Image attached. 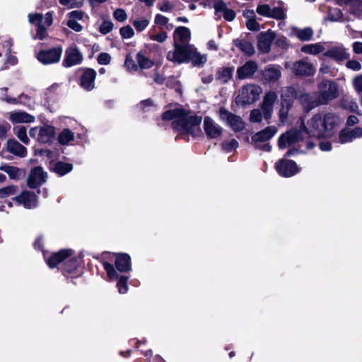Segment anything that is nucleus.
<instances>
[{"label":"nucleus","mask_w":362,"mask_h":362,"mask_svg":"<svg viewBox=\"0 0 362 362\" xmlns=\"http://www.w3.org/2000/svg\"><path fill=\"white\" fill-rule=\"evenodd\" d=\"M204 129L207 136L211 139L219 137L223 132V128L209 117H206L204 119Z\"/></svg>","instance_id":"nucleus-20"},{"label":"nucleus","mask_w":362,"mask_h":362,"mask_svg":"<svg viewBox=\"0 0 362 362\" xmlns=\"http://www.w3.org/2000/svg\"><path fill=\"white\" fill-rule=\"evenodd\" d=\"M67 25L76 32H80L83 28L82 25L75 21V19H69L67 21Z\"/></svg>","instance_id":"nucleus-56"},{"label":"nucleus","mask_w":362,"mask_h":362,"mask_svg":"<svg viewBox=\"0 0 362 362\" xmlns=\"http://www.w3.org/2000/svg\"><path fill=\"white\" fill-rule=\"evenodd\" d=\"M44 256L47 265L50 268L59 267V269L66 276L69 274L79 275L80 272L78 271V269L81 259L72 250L64 249L52 254L49 257H46L45 254Z\"/></svg>","instance_id":"nucleus-3"},{"label":"nucleus","mask_w":362,"mask_h":362,"mask_svg":"<svg viewBox=\"0 0 362 362\" xmlns=\"http://www.w3.org/2000/svg\"><path fill=\"white\" fill-rule=\"evenodd\" d=\"M113 16L114 18L119 22H124L127 18L124 10L121 8L116 9L114 11Z\"/></svg>","instance_id":"nucleus-54"},{"label":"nucleus","mask_w":362,"mask_h":362,"mask_svg":"<svg viewBox=\"0 0 362 362\" xmlns=\"http://www.w3.org/2000/svg\"><path fill=\"white\" fill-rule=\"evenodd\" d=\"M233 69L225 67L219 69L216 76V80L220 83H226L232 77Z\"/></svg>","instance_id":"nucleus-37"},{"label":"nucleus","mask_w":362,"mask_h":362,"mask_svg":"<svg viewBox=\"0 0 362 362\" xmlns=\"http://www.w3.org/2000/svg\"><path fill=\"white\" fill-rule=\"evenodd\" d=\"M323 54L337 62L344 61L349 57V54L346 52V49L340 45L330 47Z\"/></svg>","instance_id":"nucleus-27"},{"label":"nucleus","mask_w":362,"mask_h":362,"mask_svg":"<svg viewBox=\"0 0 362 362\" xmlns=\"http://www.w3.org/2000/svg\"><path fill=\"white\" fill-rule=\"evenodd\" d=\"M6 150L10 153L20 158H24L27 155V149L15 139H9L6 144Z\"/></svg>","instance_id":"nucleus-29"},{"label":"nucleus","mask_w":362,"mask_h":362,"mask_svg":"<svg viewBox=\"0 0 362 362\" xmlns=\"http://www.w3.org/2000/svg\"><path fill=\"white\" fill-rule=\"evenodd\" d=\"M150 38L153 41H157L158 42L162 43L166 40L167 35L165 33L162 32L156 35H151Z\"/></svg>","instance_id":"nucleus-58"},{"label":"nucleus","mask_w":362,"mask_h":362,"mask_svg":"<svg viewBox=\"0 0 362 362\" xmlns=\"http://www.w3.org/2000/svg\"><path fill=\"white\" fill-rule=\"evenodd\" d=\"M305 124L303 123V128L300 130L291 129L282 134L278 139V146L283 150L288 148L289 150L286 153L285 157H290L298 153H304L305 149L303 148V141L305 136H308L305 129Z\"/></svg>","instance_id":"nucleus-5"},{"label":"nucleus","mask_w":362,"mask_h":362,"mask_svg":"<svg viewBox=\"0 0 362 362\" xmlns=\"http://www.w3.org/2000/svg\"><path fill=\"white\" fill-rule=\"evenodd\" d=\"M119 32L122 37L125 39L132 37L134 34V30L129 25L121 28Z\"/></svg>","instance_id":"nucleus-50"},{"label":"nucleus","mask_w":362,"mask_h":362,"mask_svg":"<svg viewBox=\"0 0 362 362\" xmlns=\"http://www.w3.org/2000/svg\"><path fill=\"white\" fill-rule=\"evenodd\" d=\"M292 71L296 76H308L314 75L315 69L311 63L300 60L293 64Z\"/></svg>","instance_id":"nucleus-18"},{"label":"nucleus","mask_w":362,"mask_h":362,"mask_svg":"<svg viewBox=\"0 0 362 362\" xmlns=\"http://www.w3.org/2000/svg\"><path fill=\"white\" fill-rule=\"evenodd\" d=\"M167 59L177 64L192 62L194 66L203 65L207 60L206 55L198 52L194 45L179 43H174V49L168 52Z\"/></svg>","instance_id":"nucleus-4"},{"label":"nucleus","mask_w":362,"mask_h":362,"mask_svg":"<svg viewBox=\"0 0 362 362\" xmlns=\"http://www.w3.org/2000/svg\"><path fill=\"white\" fill-rule=\"evenodd\" d=\"M238 142L235 139H230L229 141H225L221 144L222 149L226 153H230L238 147Z\"/></svg>","instance_id":"nucleus-42"},{"label":"nucleus","mask_w":362,"mask_h":362,"mask_svg":"<svg viewBox=\"0 0 362 362\" xmlns=\"http://www.w3.org/2000/svg\"><path fill=\"white\" fill-rule=\"evenodd\" d=\"M83 55L76 46L68 47L65 51L63 65L65 67H71L80 64L83 61Z\"/></svg>","instance_id":"nucleus-14"},{"label":"nucleus","mask_w":362,"mask_h":362,"mask_svg":"<svg viewBox=\"0 0 362 362\" xmlns=\"http://www.w3.org/2000/svg\"><path fill=\"white\" fill-rule=\"evenodd\" d=\"M262 119V113L258 109L252 110L250 112V120L252 122H259Z\"/></svg>","instance_id":"nucleus-53"},{"label":"nucleus","mask_w":362,"mask_h":362,"mask_svg":"<svg viewBox=\"0 0 362 362\" xmlns=\"http://www.w3.org/2000/svg\"><path fill=\"white\" fill-rule=\"evenodd\" d=\"M276 37L274 32L268 30L261 32L257 37V48L262 53H268L271 49V45Z\"/></svg>","instance_id":"nucleus-15"},{"label":"nucleus","mask_w":362,"mask_h":362,"mask_svg":"<svg viewBox=\"0 0 362 362\" xmlns=\"http://www.w3.org/2000/svg\"><path fill=\"white\" fill-rule=\"evenodd\" d=\"M257 64L254 61H248L237 69V76L239 79L251 78L257 71Z\"/></svg>","instance_id":"nucleus-26"},{"label":"nucleus","mask_w":362,"mask_h":362,"mask_svg":"<svg viewBox=\"0 0 362 362\" xmlns=\"http://www.w3.org/2000/svg\"><path fill=\"white\" fill-rule=\"evenodd\" d=\"M28 17L29 23L37 26V33L35 38L39 40L45 39L47 35V33L46 26H44L42 24V14L38 13H29Z\"/></svg>","instance_id":"nucleus-19"},{"label":"nucleus","mask_w":362,"mask_h":362,"mask_svg":"<svg viewBox=\"0 0 362 362\" xmlns=\"http://www.w3.org/2000/svg\"><path fill=\"white\" fill-rule=\"evenodd\" d=\"M317 95L322 105L327 104L338 96V86L330 80H323L318 84Z\"/></svg>","instance_id":"nucleus-7"},{"label":"nucleus","mask_w":362,"mask_h":362,"mask_svg":"<svg viewBox=\"0 0 362 362\" xmlns=\"http://www.w3.org/2000/svg\"><path fill=\"white\" fill-rule=\"evenodd\" d=\"M275 168L277 173L285 177L293 176L299 171L296 163L286 158L279 160L275 164Z\"/></svg>","instance_id":"nucleus-11"},{"label":"nucleus","mask_w":362,"mask_h":362,"mask_svg":"<svg viewBox=\"0 0 362 362\" xmlns=\"http://www.w3.org/2000/svg\"><path fill=\"white\" fill-rule=\"evenodd\" d=\"M354 86L356 91H362V75L358 76L354 79Z\"/></svg>","instance_id":"nucleus-63"},{"label":"nucleus","mask_w":362,"mask_h":362,"mask_svg":"<svg viewBox=\"0 0 362 362\" xmlns=\"http://www.w3.org/2000/svg\"><path fill=\"white\" fill-rule=\"evenodd\" d=\"M13 131L18 139L24 144H29V138L27 136L26 128L23 126H17L13 128Z\"/></svg>","instance_id":"nucleus-41"},{"label":"nucleus","mask_w":362,"mask_h":362,"mask_svg":"<svg viewBox=\"0 0 362 362\" xmlns=\"http://www.w3.org/2000/svg\"><path fill=\"white\" fill-rule=\"evenodd\" d=\"M69 19H75V21H77V20H81L83 17V13L80 11H73L69 13Z\"/></svg>","instance_id":"nucleus-64"},{"label":"nucleus","mask_w":362,"mask_h":362,"mask_svg":"<svg viewBox=\"0 0 362 362\" xmlns=\"http://www.w3.org/2000/svg\"><path fill=\"white\" fill-rule=\"evenodd\" d=\"M16 190L17 187L13 185L3 187L0 189V198H5L13 195L16 194Z\"/></svg>","instance_id":"nucleus-46"},{"label":"nucleus","mask_w":362,"mask_h":362,"mask_svg":"<svg viewBox=\"0 0 362 362\" xmlns=\"http://www.w3.org/2000/svg\"><path fill=\"white\" fill-rule=\"evenodd\" d=\"M96 77V71L93 69H86L80 78L81 86L86 90H91L95 87V79Z\"/></svg>","instance_id":"nucleus-22"},{"label":"nucleus","mask_w":362,"mask_h":362,"mask_svg":"<svg viewBox=\"0 0 362 362\" xmlns=\"http://www.w3.org/2000/svg\"><path fill=\"white\" fill-rule=\"evenodd\" d=\"M18 205H23L26 209H33L37 205V195L32 192L24 191L13 198Z\"/></svg>","instance_id":"nucleus-17"},{"label":"nucleus","mask_w":362,"mask_h":362,"mask_svg":"<svg viewBox=\"0 0 362 362\" xmlns=\"http://www.w3.org/2000/svg\"><path fill=\"white\" fill-rule=\"evenodd\" d=\"M262 92V87L257 84L249 83L241 88L238 95L240 103L252 104L259 98Z\"/></svg>","instance_id":"nucleus-9"},{"label":"nucleus","mask_w":362,"mask_h":362,"mask_svg":"<svg viewBox=\"0 0 362 362\" xmlns=\"http://www.w3.org/2000/svg\"><path fill=\"white\" fill-rule=\"evenodd\" d=\"M285 17L286 14L282 8L279 7L271 8V13L269 15V18H275L277 20H282L284 19Z\"/></svg>","instance_id":"nucleus-47"},{"label":"nucleus","mask_w":362,"mask_h":362,"mask_svg":"<svg viewBox=\"0 0 362 362\" xmlns=\"http://www.w3.org/2000/svg\"><path fill=\"white\" fill-rule=\"evenodd\" d=\"M337 3L340 6H349L350 12L356 16L359 15L361 11L362 0H337Z\"/></svg>","instance_id":"nucleus-36"},{"label":"nucleus","mask_w":362,"mask_h":362,"mask_svg":"<svg viewBox=\"0 0 362 362\" xmlns=\"http://www.w3.org/2000/svg\"><path fill=\"white\" fill-rule=\"evenodd\" d=\"M247 28L252 31H257L259 30V24L255 21V19H249L246 23Z\"/></svg>","instance_id":"nucleus-60"},{"label":"nucleus","mask_w":362,"mask_h":362,"mask_svg":"<svg viewBox=\"0 0 362 362\" xmlns=\"http://www.w3.org/2000/svg\"><path fill=\"white\" fill-rule=\"evenodd\" d=\"M325 50L320 43L305 45L301 47V52L305 54H317Z\"/></svg>","instance_id":"nucleus-39"},{"label":"nucleus","mask_w":362,"mask_h":362,"mask_svg":"<svg viewBox=\"0 0 362 362\" xmlns=\"http://www.w3.org/2000/svg\"><path fill=\"white\" fill-rule=\"evenodd\" d=\"M136 59L137 61L138 67L141 69H150L154 64L153 61L146 57L142 52H139L136 54Z\"/></svg>","instance_id":"nucleus-38"},{"label":"nucleus","mask_w":362,"mask_h":362,"mask_svg":"<svg viewBox=\"0 0 362 362\" xmlns=\"http://www.w3.org/2000/svg\"><path fill=\"white\" fill-rule=\"evenodd\" d=\"M110 261L114 262L115 269L119 274H126L132 269L131 258L127 254L113 255Z\"/></svg>","instance_id":"nucleus-13"},{"label":"nucleus","mask_w":362,"mask_h":362,"mask_svg":"<svg viewBox=\"0 0 362 362\" xmlns=\"http://www.w3.org/2000/svg\"><path fill=\"white\" fill-rule=\"evenodd\" d=\"M362 137V128L356 127L353 129H342L339 134V141L341 144L352 142L354 139Z\"/></svg>","instance_id":"nucleus-24"},{"label":"nucleus","mask_w":362,"mask_h":362,"mask_svg":"<svg viewBox=\"0 0 362 362\" xmlns=\"http://www.w3.org/2000/svg\"><path fill=\"white\" fill-rule=\"evenodd\" d=\"M163 119L173 120V129L180 134H194L197 129H199L202 117L183 108H175L164 112Z\"/></svg>","instance_id":"nucleus-2"},{"label":"nucleus","mask_w":362,"mask_h":362,"mask_svg":"<svg viewBox=\"0 0 362 362\" xmlns=\"http://www.w3.org/2000/svg\"><path fill=\"white\" fill-rule=\"evenodd\" d=\"M219 113L221 119L226 121L233 131L240 132L245 128V123L240 116L235 115L223 107L220 109Z\"/></svg>","instance_id":"nucleus-12"},{"label":"nucleus","mask_w":362,"mask_h":362,"mask_svg":"<svg viewBox=\"0 0 362 362\" xmlns=\"http://www.w3.org/2000/svg\"><path fill=\"white\" fill-rule=\"evenodd\" d=\"M214 8L216 13H218V12L224 13L228 9L226 4L221 0H218V1H216L214 2Z\"/></svg>","instance_id":"nucleus-55"},{"label":"nucleus","mask_w":362,"mask_h":362,"mask_svg":"<svg viewBox=\"0 0 362 362\" xmlns=\"http://www.w3.org/2000/svg\"><path fill=\"white\" fill-rule=\"evenodd\" d=\"M97 61L101 65L109 64L111 61V56L108 53L102 52L98 56Z\"/></svg>","instance_id":"nucleus-52"},{"label":"nucleus","mask_w":362,"mask_h":362,"mask_svg":"<svg viewBox=\"0 0 362 362\" xmlns=\"http://www.w3.org/2000/svg\"><path fill=\"white\" fill-rule=\"evenodd\" d=\"M74 139V134L69 129H63L59 134L58 141L62 145H67Z\"/></svg>","instance_id":"nucleus-40"},{"label":"nucleus","mask_w":362,"mask_h":362,"mask_svg":"<svg viewBox=\"0 0 362 362\" xmlns=\"http://www.w3.org/2000/svg\"><path fill=\"white\" fill-rule=\"evenodd\" d=\"M42 24L44 26L49 27L53 23V13L52 12H47L45 13V15H42Z\"/></svg>","instance_id":"nucleus-57"},{"label":"nucleus","mask_w":362,"mask_h":362,"mask_svg":"<svg viewBox=\"0 0 362 362\" xmlns=\"http://www.w3.org/2000/svg\"><path fill=\"white\" fill-rule=\"evenodd\" d=\"M342 17L343 15L340 9L334 8L329 10L327 19L330 21H339L342 19Z\"/></svg>","instance_id":"nucleus-45"},{"label":"nucleus","mask_w":362,"mask_h":362,"mask_svg":"<svg viewBox=\"0 0 362 362\" xmlns=\"http://www.w3.org/2000/svg\"><path fill=\"white\" fill-rule=\"evenodd\" d=\"M168 22V18L163 15L157 14L155 18V23L160 25H165Z\"/></svg>","instance_id":"nucleus-62"},{"label":"nucleus","mask_w":362,"mask_h":362,"mask_svg":"<svg viewBox=\"0 0 362 362\" xmlns=\"http://www.w3.org/2000/svg\"><path fill=\"white\" fill-rule=\"evenodd\" d=\"M341 105L344 109H347L351 112H356L358 109V105L356 101L349 98H343Z\"/></svg>","instance_id":"nucleus-43"},{"label":"nucleus","mask_w":362,"mask_h":362,"mask_svg":"<svg viewBox=\"0 0 362 362\" xmlns=\"http://www.w3.org/2000/svg\"><path fill=\"white\" fill-rule=\"evenodd\" d=\"M132 24L138 32H141L148 25L149 21L146 18L141 17L134 20Z\"/></svg>","instance_id":"nucleus-44"},{"label":"nucleus","mask_w":362,"mask_h":362,"mask_svg":"<svg viewBox=\"0 0 362 362\" xmlns=\"http://www.w3.org/2000/svg\"><path fill=\"white\" fill-rule=\"evenodd\" d=\"M11 126L8 123L0 124V139H4L7 136V132L9 131Z\"/></svg>","instance_id":"nucleus-59"},{"label":"nucleus","mask_w":362,"mask_h":362,"mask_svg":"<svg viewBox=\"0 0 362 362\" xmlns=\"http://www.w3.org/2000/svg\"><path fill=\"white\" fill-rule=\"evenodd\" d=\"M340 122L339 117L334 112H320L308 120L305 129L308 136L329 137L334 134Z\"/></svg>","instance_id":"nucleus-1"},{"label":"nucleus","mask_w":362,"mask_h":362,"mask_svg":"<svg viewBox=\"0 0 362 362\" xmlns=\"http://www.w3.org/2000/svg\"><path fill=\"white\" fill-rule=\"evenodd\" d=\"M62 51V47L60 46L49 49H42L36 54V57L40 63L45 65L54 64L59 62Z\"/></svg>","instance_id":"nucleus-10"},{"label":"nucleus","mask_w":362,"mask_h":362,"mask_svg":"<svg viewBox=\"0 0 362 362\" xmlns=\"http://www.w3.org/2000/svg\"><path fill=\"white\" fill-rule=\"evenodd\" d=\"M190 30L186 27H178L174 32V43H179L181 45H189Z\"/></svg>","instance_id":"nucleus-30"},{"label":"nucleus","mask_w":362,"mask_h":362,"mask_svg":"<svg viewBox=\"0 0 362 362\" xmlns=\"http://www.w3.org/2000/svg\"><path fill=\"white\" fill-rule=\"evenodd\" d=\"M277 131L275 126L267 127L252 136L251 144L255 149L269 152L272 150V146L267 141L276 134Z\"/></svg>","instance_id":"nucleus-6"},{"label":"nucleus","mask_w":362,"mask_h":362,"mask_svg":"<svg viewBox=\"0 0 362 362\" xmlns=\"http://www.w3.org/2000/svg\"><path fill=\"white\" fill-rule=\"evenodd\" d=\"M346 66L354 71H359L361 69V65L358 61L349 60L346 63Z\"/></svg>","instance_id":"nucleus-61"},{"label":"nucleus","mask_w":362,"mask_h":362,"mask_svg":"<svg viewBox=\"0 0 362 362\" xmlns=\"http://www.w3.org/2000/svg\"><path fill=\"white\" fill-rule=\"evenodd\" d=\"M54 136V127L51 125L45 124L40 127V134L37 138V141L41 144H48L52 141Z\"/></svg>","instance_id":"nucleus-28"},{"label":"nucleus","mask_w":362,"mask_h":362,"mask_svg":"<svg viewBox=\"0 0 362 362\" xmlns=\"http://www.w3.org/2000/svg\"><path fill=\"white\" fill-rule=\"evenodd\" d=\"M233 45L247 55H252L255 53L253 45L250 41L245 39L237 38L233 40Z\"/></svg>","instance_id":"nucleus-34"},{"label":"nucleus","mask_w":362,"mask_h":362,"mask_svg":"<svg viewBox=\"0 0 362 362\" xmlns=\"http://www.w3.org/2000/svg\"><path fill=\"white\" fill-rule=\"evenodd\" d=\"M124 66L129 71H137L138 64H136L132 57L128 54L126 57Z\"/></svg>","instance_id":"nucleus-49"},{"label":"nucleus","mask_w":362,"mask_h":362,"mask_svg":"<svg viewBox=\"0 0 362 362\" xmlns=\"http://www.w3.org/2000/svg\"><path fill=\"white\" fill-rule=\"evenodd\" d=\"M298 99L308 111L313 109L315 107L322 105L321 102H320V98L318 97L317 93L316 92L313 93L301 94Z\"/></svg>","instance_id":"nucleus-25"},{"label":"nucleus","mask_w":362,"mask_h":362,"mask_svg":"<svg viewBox=\"0 0 362 362\" xmlns=\"http://www.w3.org/2000/svg\"><path fill=\"white\" fill-rule=\"evenodd\" d=\"M47 173L42 168L35 167L31 170L28 177V185L30 188H36L46 181Z\"/></svg>","instance_id":"nucleus-16"},{"label":"nucleus","mask_w":362,"mask_h":362,"mask_svg":"<svg viewBox=\"0 0 362 362\" xmlns=\"http://www.w3.org/2000/svg\"><path fill=\"white\" fill-rule=\"evenodd\" d=\"M9 119L13 123H30L34 121L35 117L25 112L15 111L10 113Z\"/></svg>","instance_id":"nucleus-31"},{"label":"nucleus","mask_w":362,"mask_h":362,"mask_svg":"<svg viewBox=\"0 0 362 362\" xmlns=\"http://www.w3.org/2000/svg\"><path fill=\"white\" fill-rule=\"evenodd\" d=\"M103 266L107 273L109 281L117 280V287L119 293H126L128 291L127 280L129 276L127 274H119L115 269L112 262L103 260Z\"/></svg>","instance_id":"nucleus-8"},{"label":"nucleus","mask_w":362,"mask_h":362,"mask_svg":"<svg viewBox=\"0 0 362 362\" xmlns=\"http://www.w3.org/2000/svg\"><path fill=\"white\" fill-rule=\"evenodd\" d=\"M51 169L59 176H63L73 170V165L62 161H57L52 165Z\"/></svg>","instance_id":"nucleus-35"},{"label":"nucleus","mask_w":362,"mask_h":362,"mask_svg":"<svg viewBox=\"0 0 362 362\" xmlns=\"http://www.w3.org/2000/svg\"><path fill=\"white\" fill-rule=\"evenodd\" d=\"M112 28L113 23L111 21H105L100 26V32L103 35H106L109 33L112 30Z\"/></svg>","instance_id":"nucleus-51"},{"label":"nucleus","mask_w":362,"mask_h":362,"mask_svg":"<svg viewBox=\"0 0 362 362\" xmlns=\"http://www.w3.org/2000/svg\"><path fill=\"white\" fill-rule=\"evenodd\" d=\"M276 99L277 95L274 91L268 92L264 97L263 103L262 105V110L264 115V117L266 119L271 118L273 111V105Z\"/></svg>","instance_id":"nucleus-21"},{"label":"nucleus","mask_w":362,"mask_h":362,"mask_svg":"<svg viewBox=\"0 0 362 362\" xmlns=\"http://www.w3.org/2000/svg\"><path fill=\"white\" fill-rule=\"evenodd\" d=\"M292 34L300 41H309L313 38V30L311 28H299L293 27L291 28Z\"/></svg>","instance_id":"nucleus-32"},{"label":"nucleus","mask_w":362,"mask_h":362,"mask_svg":"<svg viewBox=\"0 0 362 362\" xmlns=\"http://www.w3.org/2000/svg\"><path fill=\"white\" fill-rule=\"evenodd\" d=\"M281 76L279 67L274 65L267 66L262 73V78L264 83H274Z\"/></svg>","instance_id":"nucleus-23"},{"label":"nucleus","mask_w":362,"mask_h":362,"mask_svg":"<svg viewBox=\"0 0 362 362\" xmlns=\"http://www.w3.org/2000/svg\"><path fill=\"white\" fill-rule=\"evenodd\" d=\"M256 11L261 16L269 18V15L271 13V8L267 4H261L257 7Z\"/></svg>","instance_id":"nucleus-48"},{"label":"nucleus","mask_w":362,"mask_h":362,"mask_svg":"<svg viewBox=\"0 0 362 362\" xmlns=\"http://www.w3.org/2000/svg\"><path fill=\"white\" fill-rule=\"evenodd\" d=\"M0 170L6 173L9 177L13 180H18L25 175V171L16 167L7 164L1 165Z\"/></svg>","instance_id":"nucleus-33"}]
</instances>
